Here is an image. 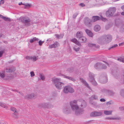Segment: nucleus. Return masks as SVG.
<instances>
[{"label": "nucleus", "instance_id": "f257e3e1", "mask_svg": "<svg viewBox=\"0 0 124 124\" xmlns=\"http://www.w3.org/2000/svg\"><path fill=\"white\" fill-rule=\"evenodd\" d=\"M77 101L74 100L73 101L70 102V105L73 110H76L75 112V114L77 115H78L82 113L84 110L83 109H78L79 107L78 105L74 104L77 103Z\"/></svg>", "mask_w": 124, "mask_h": 124}, {"label": "nucleus", "instance_id": "f03ea898", "mask_svg": "<svg viewBox=\"0 0 124 124\" xmlns=\"http://www.w3.org/2000/svg\"><path fill=\"white\" fill-rule=\"evenodd\" d=\"M53 83L54 84L56 87L58 89H61L64 85L63 83L61 82V79L57 78H52V80Z\"/></svg>", "mask_w": 124, "mask_h": 124}, {"label": "nucleus", "instance_id": "7ed1b4c3", "mask_svg": "<svg viewBox=\"0 0 124 124\" xmlns=\"http://www.w3.org/2000/svg\"><path fill=\"white\" fill-rule=\"evenodd\" d=\"M19 19L20 21L23 23L25 26L28 27L31 25V20L27 16L21 17Z\"/></svg>", "mask_w": 124, "mask_h": 124}, {"label": "nucleus", "instance_id": "20e7f679", "mask_svg": "<svg viewBox=\"0 0 124 124\" xmlns=\"http://www.w3.org/2000/svg\"><path fill=\"white\" fill-rule=\"evenodd\" d=\"M74 92V90L73 88L70 85L65 86L63 89V92L65 93H72Z\"/></svg>", "mask_w": 124, "mask_h": 124}, {"label": "nucleus", "instance_id": "39448f33", "mask_svg": "<svg viewBox=\"0 0 124 124\" xmlns=\"http://www.w3.org/2000/svg\"><path fill=\"white\" fill-rule=\"evenodd\" d=\"M116 9L115 8H110L106 12V16L108 17H110L112 16L116 12Z\"/></svg>", "mask_w": 124, "mask_h": 124}, {"label": "nucleus", "instance_id": "423d86ee", "mask_svg": "<svg viewBox=\"0 0 124 124\" xmlns=\"http://www.w3.org/2000/svg\"><path fill=\"white\" fill-rule=\"evenodd\" d=\"M103 38L106 44H107L110 42L112 40L111 36L109 34L104 35H103Z\"/></svg>", "mask_w": 124, "mask_h": 124}, {"label": "nucleus", "instance_id": "0eeeda50", "mask_svg": "<svg viewBox=\"0 0 124 124\" xmlns=\"http://www.w3.org/2000/svg\"><path fill=\"white\" fill-rule=\"evenodd\" d=\"M94 75L92 73L90 72L89 73V80L93 85H96L97 84L94 79Z\"/></svg>", "mask_w": 124, "mask_h": 124}, {"label": "nucleus", "instance_id": "6e6552de", "mask_svg": "<svg viewBox=\"0 0 124 124\" xmlns=\"http://www.w3.org/2000/svg\"><path fill=\"white\" fill-rule=\"evenodd\" d=\"M99 80L101 83L104 84L107 82V78L105 75H102L100 77Z\"/></svg>", "mask_w": 124, "mask_h": 124}, {"label": "nucleus", "instance_id": "1a4fd4ad", "mask_svg": "<svg viewBox=\"0 0 124 124\" xmlns=\"http://www.w3.org/2000/svg\"><path fill=\"white\" fill-rule=\"evenodd\" d=\"M102 112L101 111L98 112L96 111L93 112H92L90 116L92 117H96L101 116L102 115Z\"/></svg>", "mask_w": 124, "mask_h": 124}, {"label": "nucleus", "instance_id": "9d476101", "mask_svg": "<svg viewBox=\"0 0 124 124\" xmlns=\"http://www.w3.org/2000/svg\"><path fill=\"white\" fill-rule=\"evenodd\" d=\"M85 24L86 26L90 27L91 25V20L90 19L87 17H86L84 20Z\"/></svg>", "mask_w": 124, "mask_h": 124}, {"label": "nucleus", "instance_id": "9b49d317", "mask_svg": "<svg viewBox=\"0 0 124 124\" xmlns=\"http://www.w3.org/2000/svg\"><path fill=\"white\" fill-rule=\"evenodd\" d=\"M97 41L98 43L101 45L106 44L104 38H103V35L98 39Z\"/></svg>", "mask_w": 124, "mask_h": 124}, {"label": "nucleus", "instance_id": "f8f14e48", "mask_svg": "<svg viewBox=\"0 0 124 124\" xmlns=\"http://www.w3.org/2000/svg\"><path fill=\"white\" fill-rule=\"evenodd\" d=\"M37 96V95L34 94L33 93H31L29 95H26L25 96V98L26 99H31L35 98Z\"/></svg>", "mask_w": 124, "mask_h": 124}, {"label": "nucleus", "instance_id": "ddd939ff", "mask_svg": "<svg viewBox=\"0 0 124 124\" xmlns=\"http://www.w3.org/2000/svg\"><path fill=\"white\" fill-rule=\"evenodd\" d=\"M26 58L28 60H31L35 62L38 59V57L35 56H27L26 57Z\"/></svg>", "mask_w": 124, "mask_h": 124}, {"label": "nucleus", "instance_id": "4468645a", "mask_svg": "<svg viewBox=\"0 0 124 124\" xmlns=\"http://www.w3.org/2000/svg\"><path fill=\"white\" fill-rule=\"evenodd\" d=\"M100 17L98 16H93L91 20V22H94L96 21L100 20Z\"/></svg>", "mask_w": 124, "mask_h": 124}, {"label": "nucleus", "instance_id": "2eb2a0df", "mask_svg": "<svg viewBox=\"0 0 124 124\" xmlns=\"http://www.w3.org/2000/svg\"><path fill=\"white\" fill-rule=\"evenodd\" d=\"M59 46V43L57 42H55L52 45H49V47L50 48H55Z\"/></svg>", "mask_w": 124, "mask_h": 124}, {"label": "nucleus", "instance_id": "dca6fc26", "mask_svg": "<svg viewBox=\"0 0 124 124\" xmlns=\"http://www.w3.org/2000/svg\"><path fill=\"white\" fill-rule=\"evenodd\" d=\"M80 80L87 87L89 88H90V87L89 86L88 84L86 81L84 80L83 78H80Z\"/></svg>", "mask_w": 124, "mask_h": 124}, {"label": "nucleus", "instance_id": "f3484780", "mask_svg": "<svg viewBox=\"0 0 124 124\" xmlns=\"http://www.w3.org/2000/svg\"><path fill=\"white\" fill-rule=\"evenodd\" d=\"M102 64L100 62H97L94 65L95 68L96 69H100L101 68Z\"/></svg>", "mask_w": 124, "mask_h": 124}, {"label": "nucleus", "instance_id": "a211bd4d", "mask_svg": "<svg viewBox=\"0 0 124 124\" xmlns=\"http://www.w3.org/2000/svg\"><path fill=\"white\" fill-rule=\"evenodd\" d=\"M48 105L49 104L47 103H41L39 105V107H42L43 108H49L48 106Z\"/></svg>", "mask_w": 124, "mask_h": 124}, {"label": "nucleus", "instance_id": "6ab92c4d", "mask_svg": "<svg viewBox=\"0 0 124 124\" xmlns=\"http://www.w3.org/2000/svg\"><path fill=\"white\" fill-rule=\"evenodd\" d=\"M71 41L74 43L78 46H80L81 45L80 43L75 38H74L71 39Z\"/></svg>", "mask_w": 124, "mask_h": 124}, {"label": "nucleus", "instance_id": "aec40b11", "mask_svg": "<svg viewBox=\"0 0 124 124\" xmlns=\"http://www.w3.org/2000/svg\"><path fill=\"white\" fill-rule=\"evenodd\" d=\"M85 32L87 34L89 37H92L93 36V33L90 30L86 29L85 30Z\"/></svg>", "mask_w": 124, "mask_h": 124}, {"label": "nucleus", "instance_id": "412c9836", "mask_svg": "<svg viewBox=\"0 0 124 124\" xmlns=\"http://www.w3.org/2000/svg\"><path fill=\"white\" fill-rule=\"evenodd\" d=\"M83 36V33L81 31H78L76 34V36L77 38L78 39L82 37Z\"/></svg>", "mask_w": 124, "mask_h": 124}, {"label": "nucleus", "instance_id": "4be33fe9", "mask_svg": "<svg viewBox=\"0 0 124 124\" xmlns=\"http://www.w3.org/2000/svg\"><path fill=\"white\" fill-rule=\"evenodd\" d=\"M115 23L117 27L121 23L120 20L118 18L116 19L115 20Z\"/></svg>", "mask_w": 124, "mask_h": 124}, {"label": "nucleus", "instance_id": "5701e85b", "mask_svg": "<svg viewBox=\"0 0 124 124\" xmlns=\"http://www.w3.org/2000/svg\"><path fill=\"white\" fill-rule=\"evenodd\" d=\"M86 40L87 39L86 38L83 36L78 39V41L81 42H85Z\"/></svg>", "mask_w": 124, "mask_h": 124}, {"label": "nucleus", "instance_id": "b1692460", "mask_svg": "<svg viewBox=\"0 0 124 124\" xmlns=\"http://www.w3.org/2000/svg\"><path fill=\"white\" fill-rule=\"evenodd\" d=\"M101 29L100 26L98 25H97L95 26L94 28V30L96 31H99Z\"/></svg>", "mask_w": 124, "mask_h": 124}, {"label": "nucleus", "instance_id": "393cba45", "mask_svg": "<svg viewBox=\"0 0 124 124\" xmlns=\"http://www.w3.org/2000/svg\"><path fill=\"white\" fill-rule=\"evenodd\" d=\"M86 106V102L84 101H83L82 102L81 105V107L82 108H84Z\"/></svg>", "mask_w": 124, "mask_h": 124}, {"label": "nucleus", "instance_id": "a878e982", "mask_svg": "<svg viewBox=\"0 0 124 124\" xmlns=\"http://www.w3.org/2000/svg\"><path fill=\"white\" fill-rule=\"evenodd\" d=\"M112 112V111L104 110V113L106 115H110L111 114Z\"/></svg>", "mask_w": 124, "mask_h": 124}, {"label": "nucleus", "instance_id": "bb28decb", "mask_svg": "<svg viewBox=\"0 0 124 124\" xmlns=\"http://www.w3.org/2000/svg\"><path fill=\"white\" fill-rule=\"evenodd\" d=\"M39 40L38 38H36V37H34L32 39H31L30 40V42L31 43H33L34 41H38Z\"/></svg>", "mask_w": 124, "mask_h": 124}, {"label": "nucleus", "instance_id": "cd10ccee", "mask_svg": "<svg viewBox=\"0 0 124 124\" xmlns=\"http://www.w3.org/2000/svg\"><path fill=\"white\" fill-rule=\"evenodd\" d=\"M18 114L17 112H14L12 114V116L14 117L15 118H17L18 117Z\"/></svg>", "mask_w": 124, "mask_h": 124}, {"label": "nucleus", "instance_id": "c85d7f7f", "mask_svg": "<svg viewBox=\"0 0 124 124\" xmlns=\"http://www.w3.org/2000/svg\"><path fill=\"white\" fill-rule=\"evenodd\" d=\"M0 76L1 78H3L5 76V74L4 72H0Z\"/></svg>", "mask_w": 124, "mask_h": 124}, {"label": "nucleus", "instance_id": "c756f323", "mask_svg": "<svg viewBox=\"0 0 124 124\" xmlns=\"http://www.w3.org/2000/svg\"><path fill=\"white\" fill-rule=\"evenodd\" d=\"M88 46L90 47H92L93 46L95 47L96 45L94 44H93L89 43H88Z\"/></svg>", "mask_w": 124, "mask_h": 124}, {"label": "nucleus", "instance_id": "7c9ffc66", "mask_svg": "<svg viewBox=\"0 0 124 124\" xmlns=\"http://www.w3.org/2000/svg\"><path fill=\"white\" fill-rule=\"evenodd\" d=\"M108 94L110 96H113L114 95L115 93L111 91H108Z\"/></svg>", "mask_w": 124, "mask_h": 124}, {"label": "nucleus", "instance_id": "2f4dec72", "mask_svg": "<svg viewBox=\"0 0 124 124\" xmlns=\"http://www.w3.org/2000/svg\"><path fill=\"white\" fill-rule=\"evenodd\" d=\"M120 94L122 97L124 98V89L121 90L120 91Z\"/></svg>", "mask_w": 124, "mask_h": 124}, {"label": "nucleus", "instance_id": "473e14b6", "mask_svg": "<svg viewBox=\"0 0 124 124\" xmlns=\"http://www.w3.org/2000/svg\"><path fill=\"white\" fill-rule=\"evenodd\" d=\"M2 19H3L5 21H10L11 20L10 19V18L6 17L4 16H3Z\"/></svg>", "mask_w": 124, "mask_h": 124}, {"label": "nucleus", "instance_id": "72a5a7b5", "mask_svg": "<svg viewBox=\"0 0 124 124\" xmlns=\"http://www.w3.org/2000/svg\"><path fill=\"white\" fill-rule=\"evenodd\" d=\"M55 36L56 38L59 39L62 38L63 36L61 35H59L57 34H55Z\"/></svg>", "mask_w": 124, "mask_h": 124}, {"label": "nucleus", "instance_id": "f704fd0d", "mask_svg": "<svg viewBox=\"0 0 124 124\" xmlns=\"http://www.w3.org/2000/svg\"><path fill=\"white\" fill-rule=\"evenodd\" d=\"M117 60L120 62H124V58H118Z\"/></svg>", "mask_w": 124, "mask_h": 124}, {"label": "nucleus", "instance_id": "c9c22d12", "mask_svg": "<svg viewBox=\"0 0 124 124\" xmlns=\"http://www.w3.org/2000/svg\"><path fill=\"white\" fill-rule=\"evenodd\" d=\"M69 108H66L63 109V112L66 113H68L67 111H69Z\"/></svg>", "mask_w": 124, "mask_h": 124}, {"label": "nucleus", "instance_id": "e433bc0d", "mask_svg": "<svg viewBox=\"0 0 124 124\" xmlns=\"http://www.w3.org/2000/svg\"><path fill=\"white\" fill-rule=\"evenodd\" d=\"M10 110H11L14 112H17L16 111V108L14 107H11L10 108Z\"/></svg>", "mask_w": 124, "mask_h": 124}, {"label": "nucleus", "instance_id": "4c0bfd02", "mask_svg": "<svg viewBox=\"0 0 124 124\" xmlns=\"http://www.w3.org/2000/svg\"><path fill=\"white\" fill-rule=\"evenodd\" d=\"M0 106H1L2 107H3L5 108H7V107L6 106V105L0 102Z\"/></svg>", "mask_w": 124, "mask_h": 124}, {"label": "nucleus", "instance_id": "58836bf2", "mask_svg": "<svg viewBox=\"0 0 124 124\" xmlns=\"http://www.w3.org/2000/svg\"><path fill=\"white\" fill-rule=\"evenodd\" d=\"M117 46H118V45L117 44H115V45H113V46H112V47L109 48L108 49L109 50L113 48H115V47H117Z\"/></svg>", "mask_w": 124, "mask_h": 124}, {"label": "nucleus", "instance_id": "ea45409f", "mask_svg": "<svg viewBox=\"0 0 124 124\" xmlns=\"http://www.w3.org/2000/svg\"><path fill=\"white\" fill-rule=\"evenodd\" d=\"M100 20H102V21H104V22L106 21L107 20V19L105 18H104L103 17L101 16V17H100Z\"/></svg>", "mask_w": 124, "mask_h": 124}, {"label": "nucleus", "instance_id": "a19ab883", "mask_svg": "<svg viewBox=\"0 0 124 124\" xmlns=\"http://www.w3.org/2000/svg\"><path fill=\"white\" fill-rule=\"evenodd\" d=\"M74 50L76 51L77 52L79 51V47L76 48V47H74L73 48Z\"/></svg>", "mask_w": 124, "mask_h": 124}, {"label": "nucleus", "instance_id": "79ce46f5", "mask_svg": "<svg viewBox=\"0 0 124 124\" xmlns=\"http://www.w3.org/2000/svg\"><path fill=\"white\" fill-rule=\"evenodd\" d=\"M68 79H69L70 80H71L73 81H75V79L74 78L70 77H69Z\"/></svg>", "mask_w": 124, "mask_h": 124}, {"label": "nucleus", "instance_id": "37998d69", "mask_svg": "<svg viewBox=\"0 0 124 124\" xmlns=\"http://www.w3.org/2000/svg\"><path fill=\"white\" fill-rule=\"evenodd\" d=\"M91 97L95 100H97L98 99L97 96L95 95H92Z\"/></svg>", "mask_w": 124, "mask_h": 124}, {"label": "nucleus", "instance_id": "c03bdc74", "mask_svg": "<svg viewBox=\"0 0 124 124\" xmlns=\"http://www.w3.org/2000/svg\"><path fill=\"white\" fill-rule=\"evenodd\" d=\"M101 67V68L102 69H106L107 68V66L105 65V64H103L102 65Z\"/></svg>", "mask_w": 124, "mask_h": 124}, {"label": "nucleus", "instance_id": "a18cd8bd", "mask_svg": "<svg viewBox=\"0 0 124 124\" xmlns=\"http://www.w3.org/2000/svg\"><path fill=\"white\" fill-rule=\"evenodd\" d=\"M78 15V14L76 13H75L73 15V19H75L76 18V17Z\"/></svg>", "mask_w": 124, "mask_h": 124}, {"label": "nucleus", "instance_id": "49530a36", "mask_svg": "<svg viewBox=\"0 0 124 124\" xmlns=\"http://www.w3.org/2000/svg\"><path fill=\"white\" fill-rule=\"evenodd\" d=\"M92 104L94 107H97L98 106V105L96 102H93L92 103Z\"/></svg>", "mask_w": 124, "mask_h": 124}, {"label": "nucleus", "instance_id": "de8ad7c7", "mask_svg": "<svg viewBox=\"0 0 124 124\" xmlns=\"http://www.w3.org/2000/svg\"><path fill=\"white\" fill-rule=\"evenodd\" d=\"M119 109L121 111L124 112V107L121 106L119 107Z\"/></svg>", "mask_w": 124, "mask_h": 124}, {"label": "nucleus", "instance_id": "09e8293b", "mask_svg": "<svg viewBox=\"0 0 124 124\" xmlns=\"http://www.w3.org/2000/svg\"><path fill=\"white\" fill-rule=\"evenodd\" d=\"M44 42V41H42L41 40H40L39 42V44L40 46L42 45V44Z\"/></svg>", "mask_w": 124, "mask_h": 124}, {"label": "nucleus", "instance_id": "8fccbe9b", "mask_svg": "<svg viewBox=\"0 0 124 124\" xmlns=\"http://www.w3.org/2000/svg\"><path fill=\"white\" fill-rule=\"evenodd\" d=\"M40 77L42 80H43L45 79V77L42 74L40 75Z\"/></svg>", "mask_w": 124, "mask_h": 124}, {"label": "nucleus", "instance_id": "3c124183", "mask_svg": "<svg viewBox=\"0 0 124 124\" xmlns=\"http://www.w3.org/2000/svg\"><path fill=\"white\" fill-rule=\"evenodd\" d=\"M9 68H7L4 69V71L7 72H9Z\"/></svg>", "mask_w": 124, "mask_h": 124}, {"label": "nucleus", "instance_id": "603ef678", "mask_svg": "<svg viewBox=\"0 0 124 124\" xmlns=\"http://www.w3.org/2000/svg\"><path fill=\"white\" fill-rule=\"evenodd\" d=\"M12 71V72L16 70V68L15 67H13L10 68Z\"/></svg>", "mask_w": 124, "mask_h": 124}, {"label": "nucleus", "instance_id": "864d4df0", "mask_svg": "<svg viewBox=\"0 0 124 124\" xmlns=\"http://www.w3.org/2000/svg\"><path fill=\"white\" fill-rule=\"evenodd\" d=\"M121 30L122 31H124V24L122 25L121 28Z\"/></svg>", "mask_w": 124, "mask_h": 124}, {"label": "nucleus", "instance_id": "5fc2aeb1", "mask_svg": "<svg viewBox=\"0 0 124 124\" xmlns=\"http://www.w3.org/2000/svg\"><path fill=\"white\" fill-rule=\"evenodd\" d=\"M30 74L31 75V77L34 76L35 75V74L33 71H31L30 72Z\"/></svg>", "mask_w": 124, "mask_h": 124}, {"label": "nucleus", "instance_id": "6e6d98bb", "mask_svg": "<svg viewBox=\"0 0 124 124\" xmlns=\"http://www.w3.org/2000/svg\"><path fill=\"white\" fill-rule=\"evenodd\" d=\"M107 119L109 120H114L115 118H113L108 117L106 118Z\"/></svg>", "mask_w": 124, "mask_h": 124}, {"label": "nucleus", "instance_id": "4d7b16f0", "mask_svg": "<svg viewBox=\"0 0 124 124\" xmlns=\"http://www.w3.org/2000/svg\"><path fill=\"white\" fill-rule=\"evenodd\" d=\"M3 52V51H0V57L2 56Z\"/></svg>", "mask_w": 124, "mask_h": 124}, {"label": "nucleus", "instance_id": "13d9d810", "mask_svg": "<svg viewBox=\"0 0 124 124\" xmlns=\"http://www.w3.org/2000/svg\"><path fill=\"white\" fill-rule=\"evenodd\" d=\"M4 2V0H1L0 1V4H3Z\"/></svg>", "mask_w": 124, "mask_h": 124}, {"label": "nucleus", "instance_id": "bf43d9fd", "mask_svg": "<svg viewBox=\"0 0 124 124\" xmlns=\"http://www.w3.org/2000/svg\"><path fill=\"white\" fill-rule=\"evenodd\" d=\"M114 75L115 77H116H116H118L119 76L118 73L117 72H116V75H115V74H114Z\"/></svg>", "mask_w": 124, "mask_h": 124}, {"label": "nucleus", "instance_id": "052dcab7", "mask_svg": "<svg viewBox=\"0 0 124 124\" xmlns=\"http://www.w3.org/2000/svg\"><path fill=\"white\" fill-rule=\"evenodd\" d=\"M23 5H25L26 7H30V5L29 4L27 3L26 4H23Z\"/></svg>", "mask_w": 124, "mask_h": 124}, {"label": "nucleus", "instance_id": "680f3d73", "mask_svg": "<svg viewBox=\"0 0 124 124\" xmlns=\"http://www.w3.org/2000/svg\"><path fill=\"white\" fill-rule=\"evenodd\" d=\"M100 101L101 102H105L106 100L102 98L100 99Z\"/></svg>", "mask_w": 124, "mask_h": 124}, {"label": "nucleus", "instance_id": "e2e57ef3", "mask_svg": "<svg viewBox=\"0 0 124 124\" xmlns=\"http://www.w3.org/2000/svg\"><path fill=\"white\" fill-rule=\"evenodd\" d=\"M124 45V42L121 43H120L119 44V46H122L123 45Z\"/></svg>", "mask_w": 124, "mask_h": 124}, {"label": "nucleus", "instance_id": "0e129e2a", "mask_svg": "<svg viewBox=\"0 0 124 124\" xmlns=\"http://www.w3.org/2000/svg\"><path fill=\"white\" fill-rule=\"evenodd\" d=\"M63 77L64 78H66L67 79H68V78L69 77V76H67L66 75H64L63 76Z\"/></svg>", "mask_w": 124, "mask_h": 124}, {"label": "nucleus", "instance_id": "69168bd1", "mask_svg": "<svg viewBox=\"0 0 124 124\" xmlns=\"http://www.w3.org/2000/svg\"><path fill=\"white\" fill-rule=\"evenodd\" d=\"M80 6L82 7H84L85 6V5H84L83 3H80Z\"/></svg>", "mask_w": 124, "mask_h": 124}, {"label": "nucleus", "instance_id": "338daca9", "mask_svg": "<svg viewBox=\"0 0 124 124\" xmlns=\"http://www.w3.org/2000/svg\"><path fill=\"white\" fill-rule=\"evenodd\" d=\"M111 104V103L110 101H108L106 103V104L107 105H110Z\"/></svg>", "mask_w": 124, "mask_h": 124}, {"label": "nucleus", "instance_id": "774afa93", "mask_svg": "<svg viewBox=\"0 0 124 124\" xmlns=\"http://www.w3.org/2000/svg\"><path fill=\"white\" fill-rule=\"evenodd\" d=\"M121 8L123 11H124V5L121 6Z\"/></svg>", "mask_w": 124, "mask_h": 124}]
</instances>
